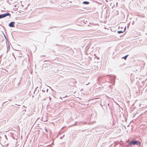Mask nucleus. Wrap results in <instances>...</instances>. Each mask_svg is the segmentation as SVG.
<instances>
[{
	"instance_id": "15",
	"label": "nucleus",
	"mask_w": 147,
	"mask_h": 147,
	"mask_svg": "<svg viewBox=\"0 0 147 147\" xmlns=\"http://www.w3.org/2000/svg\"><path fill=\"white\" fill-rule=\"evenodd\" d=\"M4 143H5V144H6V142L5 141Z\"/></svg>"
},
{
	"instance_id": "13",
	"label": "nucleus",
	"mask_w": 147,
	"mask_h": 147,
	"mask_svg": "<svg viewBox=\"0 0 147 147\" xmlns=\"http://www.w3.org/2000/svg\"><path fill=\"white\" fill-rule=\"evenodd\" d=\"M12 54V55L15 58L14 53H13Z\"/></svg>"
},
{
	"instance_id": "16",
	"label": "nucleus",
	"mask_w": 147,
	"mask_h": 147,
	"mask_svg": "<svg viewBox=\"0 0 147 147\" xmlns=\"http://www.w3.org/2000/svg\"><path fill=\"white\" fill-rule=\"evenodd\" d=\"M33 97H34V96H33V95H32V98H33Z\"/></svg>"
},
{
	"instance_id": "4",
	"label": "nucleus",
	"mask_w": 147,
	"mask_h": 147,
	"mask_svg": "<svg viewBox=\"0 0 147 147\" xmlns=\"http://www.w3.org/2000/svg\"><path fill=\"white\" fill-rule=\"evenodd\" d=\"M123 28V29L121 30L118 31L117 32L118 33L120 34L121 33H122L125 32V27H121L119 26V28Z\"/></svg>"
},
{
	"instance_id": "9",
	"label": "nucleus",
	"mask_w": 147,
	"mask_h": 147,
	"mask_svg": "<svg viewBox=\"0 0 147 147\" xmlns=\"http://www.w3.org/2000/svg\"><path fill=\"white\" fill-rule=\"evenodd\" d=\"M128 56V55H127L123 57L122 58H124L125 60H126V59L127 57Z\"/></svg>"
},
{
	"instance_id": "5",
	"label": "nucleus",
	"mask_w": 147,
	"mask_h": 147,
	"mask_svg": "<svg viewBox=\"0 0 147 147\" xmlns=\"http://www.w3.org/2000/svg\"><path fill=\"white\" fill-rule=\"evenodd\" d=\"M4 16L5 18L6 17H7V16H9V18H10L11 15L10 13H4Z\"/></svg>"
},
{
	"instance_id": "2",
	"label": "nucleus",
	"mask_w": 147,
	"mask_h": 147,
	"mask_svg": "<svg viewBox=\"0 0 147 147\" xmlns=\"http://www.w3.org/2000/svg\"><path fill=\"white\" fill-rule=\"evenodd\" d=\"M1 136H0V138L1 139H0V141L2 142H3V138H5L6 140H7V137L6 135H1Z\"/></svg>"
},
{
	"instance_id": "14",
	"label": "nucleus",
	"mask_w": 147,
	"mask_h": 147,
	"mask_svg": "<svg viewBox=\"0 0 147 147\" xmlns=\"http://www.w3.org/2000/svg\"><path fill=\"white\" fill-rule=\"evenodd\" d=\"M37 89V87H36L35 89V91H34V93L35 92V91L36 90V89Z\"/></svg>"
},
{
	"instance_id": "11",
	"label": "nucleus",
	"mask_w": 147,
	"mask_h": 147,
	"mask_svg": "<svg viewBox=\"0 0 147 147\" xmlns=\"http://www.w3.org/2000/svg\"><path fill=\"white\" fill-rule=\"evenodd\" d=\"M9 49H10V47H9V49H8L7 48V53L8 51L9 50Z\"/></svg>"
},
{
	"instance_id": "3",
	"label": "nucleus",
	"mask_w": 147,
	"mask_h": 147,
	"mask_svg": "<svg viewBox=\"0 0 147 147\" xmlns=\"http://www.w3.org/2000/svg\"><path fill=\"white\" fill-rule=\"evenodd\" d=\"M15 22H10L8 26L10 27H15Z\"/></svg>"
},
{
	"instance_id": "17",
	"label": "nucleus",
	"mask_w": 147,
	"mask_h": 147,
	"mask_svg": "<svg viewBox=\"0 0 147 147\" xmlns=\"http://www.w3.org/2000/svg\"><path fill=\"white\" fill-rule=\"evenodd\" d=\"M36 121H37V119L36 120Z\"/></svg>"
},
{
	"instance_id": "12",
	"label": "nucleus",
	"mask_w": 147,
	"mask_h": 147,
	"mask_svg": "<svg viewBox=\"0 0 147 147\" xmlns=\"http://www.w3.org/2000/svg\"><path fill=\"white\" fill-rule=\"evenodd\" d=\"M4 35L5 37V39H6V40H7V41L8 42V40L7 39V38H6V37L5 36V35Z\"/></svg>"
},
{
	"instance_id": "1",
	"label": "nucleus",
	"mask_w": 147,
	"mask_h": 147,
	"mask_svg": "<svg viewBox=\"0 0 147 147\" xmlns=\"http://www.w3.org/2000/svg\"><path fill=\"white\" fill-rule=\"evenodd\" d=\"M141 142L138 141H136V140H132L128 144V145L131 146L132 145H140Z\"/></svg>"
},
{
	"instance_id": "6",
	"label": "nucleus",
	"mask_w": 147,
	"mask_h": 147,
	"mask_svg": "<svg viewBox=\"0 0 147 147\" xmlns=\"http://www.w3.org/2000/svg\"><path fill=\"white\" fill-rule=\"evenodd\" d=\"M4 18V14H0V19H2Z\"/></svg>"
},
{
	"instance_id": "10",
	"label": "nucleus",
	"mask_w": 147,
	"mask_h": 147,
	"mask_svg": "<svg viewBox=\"0 0 147 147\" xmlns=\"http://www.w3.org/2000/svg\"><path fill=\"white\" fill-rule=\"evenodd\" d=\"M16 53H17L18 54H21V52L20 51H18L17 52H16Z\"/></svg>"
},
{
	"instance_id": "8",
	"label": "nucleus",
	"mask_w": 147,
	"mask_h": 147,
	"mask_svg": "<svg viewBox=\"0 0 147 147\" xmlns=\"http://www.w3.org/2000/svg\"><path fill=\"white\" fill-rule=\"evenodd\" d=\"M83 3L85 4H88L89 3V2L87 1H84L83 2Z\"/></svg>"
},
{
	"instance_id": "7",
	"label": "nucleus",
	"mask_w": 147,
	"mask_h": 147,
	"mask_svg": "<svg viewBox=\"0 0 147 147\" xmlns=\"http://www.w3.org/2000/svg\"><path fill=\"white\" fill-rule=\"evenodd\" d=\"M16 54H17V57H22V54H18V53H16Z\"/></svg>"
}]
</instances>
